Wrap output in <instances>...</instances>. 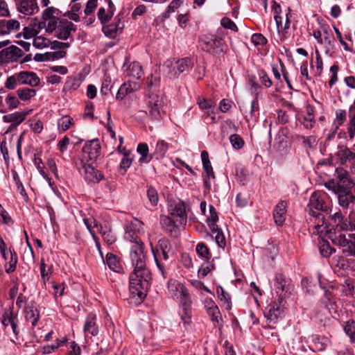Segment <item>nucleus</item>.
Segmentation results:
<instances>
[{"instance_id": "18", "label": "nucleus", "mask_w": 355, "mask_h": 355, "mask_svg": "<svg viewBox=\"0 0 355 355\" xmlns=\"http://www.w3.org/2000/svg\"><path fill=\"white\" fill-rule=\"evenodd\" d=\"M331 220L333 226H335L337 230L343 231H349L354 230V225L349 222L343 217L342 214L339 211L336 212L331 217Z\"/></svg>"}, {"instance_id": "28", "label": "nucleus", "mask_w": 355, "mask_h": 355, "mask_svg": "<svg viewBox=\"0 0 355 355\" xmlns=\"http://www.w3.org/2000/svg\"><path fill=\"white\" fill-rule=\"evenodd\" d=\"M125 75L130 77L132 80H138L141 78L143 75L142 67L139 62H133L125 70Z\"/></svg>"}, {"instance_id": "37", "label": "nucleus", "mask_w": 355, "mask_h": 355, "mask_svg": "<svg viewBox=\"0 0 355 355\" xmlns=\"http://www.w3.org/2000/svg\"><path fill=\"white\" fill-rule=\"evenodd\" d=\"M26 118V113L16 112L15 113L4 115L3 120L6 123H14L16 125L21 123Z\"/></svg>"}, {"instance_id": "44", "label": "nucleus", "mask_w": 355, "mask_h": 355, "mask_svg": "<svg viewBox=\"0 0 355 355\" xmlns=\"http://www.w3.org/2000/svg\"><path fill=\"white\" fill-rule=\"evenodd\" d=\"M331 264L338 269L345 270L348 267L347 259L343 256L335 255L331 259Z\"/></svg>"}, {"instance_id": "13", "label": "nucleus", "mask_w": 355, "mask_h": 355, "mask_svg": "<svg viewBox=\"0 0 355 355\" xmlns=\"http://www.w3.org/2000/svg\"><path fill=\"white\" fill-rule=\"evenodd\" d=\"M332 160L340 165L347 162L351 164L355 160V153L347 147L338 146V150L332 156Z\"/></svg>"}, {"instance_id": "21", "label": "nucleus", "mask_w": 355, "mask_h": 355, "mask_svg": "<svg viewBox=\"0 0 355 355\" xmlns=\"http://www.w3.org/2000/svg\"><path fill=\"white\" fill-rule=\"evenodd\" d=\"M19 22L14 19H0V35H8L19 29Z\"/></svg>"}, {"instance_id": "35", "label": "nucleus", "mask_w": 355, "mask_h": 355, "mask_svg": "<svg viewBox=\"0 0 355 355\" xmlns=\"http://www.w3.org/2000/svg\"><path fill=\"white\" fill-rule=\"evenodd\" d=\"M186 287L175 280L171 279L168 282V291L174 299H178L181 291Z\"/></svg>"}, {"instance_id": "38", "label": "nucleus", "mask_w": 355, "mask_h": 355, "mask_svg": "<svg viewBox=\"0 0 355 355\" xmlns=\"http://www.w3.org/2000/svg\"><path fill=\"white\" fill-rule=\"evenodd\" d=\"M164 71L168 78H174L179 76L177 73V68L175 67V61L171 60H166L163 65Z\"/></svg>"}, {"instance_id": "42", "label": "nucleus", "mask_w": 355, "mask_h": 355, "mask_svg": "<svg viewBox=\"0 0 355 355\" xmlns=\"http://www.w3.org/2000/svg\"><path fill=\"white\" fill-rule=\"evenodd\" d=\"M180 304L182 309L184 308H191V297L187 288L184 290L181 291L179 298Z\"/></svg>"}, {"instance_id": "25", "label": "nucleus", "mask_w": 355, "mask_h": 355, "mask_svg": "<svg viewBox=\"0 0 355 355\" xmlns=\"http://www.w3.org/2000/svg\"><path fill=\"white\" fill-rule=\"evenodd\" d=\"M96 316L95 314L91 313L86 318L84 331L86 335L96 336L98 333V327L96 323Z\"/></svg>"}, {"instance_id": "54", "label": "nucleus", "mask_w": 355, "mask_h": 355, "mask_svg": "<svg viewBox=\"0 0 355 355\" xmlns=\"http://www.w3.org/2000/svg\"><path fill=\"white\" fill-rule=\"evenodd\" d=\"M124 237L126 240L130 242L131 245L133 243L142 242L137 236V232L134 231L132 229H128V227L126 229Z\"/></svg>"}, {"instance_id": "9", "label": "nucleus", "mask_w": 355, "mask_h": 355, "mask_svg": "<svg viewBox=\"0 0 355 355\" xmlns=\"http://www.w3.org/2000/svg\"><path fill=\"white\" fill-rule=\"evenodd\" d=\"M76 31V25L67 19H62L53 33L55 36L59 40H66L70 39L71 41H73L72 33H75Z\"/></svg>"}, {"instance_id": "17", "label": "nucleus", "mask_w": 355, "mask_h": 355, "mask_svg": "<svg viewBox=\"0 0 355 355\" xmlns=\"http://www.w3.org/2000/svg\"><path fill=\"white\" fill-rule=\"evenodd\" d=\"M223 41L216 36L204 37L200 40V46L203 51L208 53H214L216 49L222 47Z\"/></svg>"}, {"instance_id": "27", "label": "nucleus", "mask_w": 355, "mask_h": 355, "mask_svg": "<svg viewBox=\"0 0 355 355\" xmlns=\"http://www.w3.org/2000/svg\"><path fill=\"white\" fill-rule=\"evenodd\" d=\"M25 318L27 321L31 322L33 327L36 326L40 319V313L33 303L28 304L25 309Z\"/></svg>"}, {"instance_id": "23", "label": "nucleus", "mask_w": 355, "mask_h": 355, "mask_svg": "<svg viewBox=\"0 0 355 355\" xmlns=\"http://www.w3.org/2000/svg\"><path fill=\"white\" fill-rule=\"evenodd\" d=\"M338 204L343 208L348 209L355 202V196L345 188L337 195Z\"/></svg>"}, {"instance_id": "26", "label": "nucleus", "mask_w": 355, "mask_h": 355, "mask_svg": "<svg viewBox=\"0 0 355 355\" xmlns=\"http://www.w3.org/2000/svg\"><path fill=\"white\" fill-rule=\"evenodd\" d=\"M336 175L340 182L343 184L347 189H352L355 187V183L353 182L349 173L343 168H337Z\"/></svg>"}, {"instance_id": "55", "label": "nucleus", "mask_w": 355, "mask_h": 355, "mask_svg": "<svg viewBox=\"0 0 355 355\" xmlns=\"http://www.w3.org/2000/svg\"><path fill=\"white\" fill-rule=\"evenodd\" d=\"M251 41L254 46L258 47V50L260 49L259 46L263 47L266 43L265 37L261 33L253 34L251 37Z\"/></svg>"}, {"instance_id": "53", "label": "nucleus", "mask_w": 355, "mask_h": 355, "mask_svg": "<svg viewBox=\"0 0 355 355\" xmlns=\"http://www.w3.org/2000/svg\"><path fill=\"white\" fill-rule=\"evenodd\" d=\"M33 44L37 49H43L50 46L51 41L44 37L37 36L34 38Z\"/></svg>"}, {"instance_id": "6", "label": "nucleus", "mask_w": 355, "mask_h": 355, "mask_svg": "<svg viewBox=\"0 0 355 355\" xmlns=\"http://www.w3.org/2000/svg\"><path fill=\"white\" fill-rule=\"evenodd\" d=\"M130 259L134 269H148L143 242L133 243L130 245Z\"/></svg>"}, {"instance_id": "12", "label": "nucleus", "mask_w": 355, "mask_h": 355, "mask_svg": "<svg viewBox=\"0 0 355 355\" xmlns=\"http://www.w3.org/2000/svg\"><path fill=\"white\" fill-rule=\"evenodd\" d=\"M163 104L162 98L157 94H152L149 96L148 101L149 115L153 119L159 120L161 119Z\"/></svg>"}, {"instance_id": "4", "label": "nucleus", "mask_w": 355, "mask_h": 355, "mask_svg": "<svg viewBox=\"0 0 355 355\" xmlns=\"http://www.w3.org/2000/svg\"><path fill=\"white\" fill-rule=\"evenodd\" d=\"M58 9L54 7L46 8L42 12V19L37 23V28H35V33H39L40 30L44 29L48 33H53L60 24L62 19L57 16Z\"/></svg>"}, {"instance_id": "8", "label": "nucleus", "mask_w": 355, "mask_h": 355, "mask_svg": "<svg viewBox=\"0 0 355 355\" xmlns=\"http://www.w3.org/2000/svg\"><path fill=\"white\" fill-rule=\"evenodd\" d=\"M168 211L171 216L178 218L180 225L184 227L187 221L186 206L180 199L171 200L168 202Z\"/></svg>"}, {"instance_id": "11", "label": "nucleus", "mask_w": 355, "mask_h": 355, "mask_svg": "<svg viewBox=\"0 0 355 355\" xmlns=\"http://www.w3.org/2000/svg\"><path fill=\"white\" fill-rule=\"evenodd\" d=\"M101 155V146L98 139H93L85 144L83 148V159L94 162Z\"/></svg>"}, {"instance_id": "16", "label": "nucleus", "mask_w": 355, "mask_h": 355, "mask_svg": "<svg viewBox=\"0 0 355 355\" xmlns=\"http://www.w3.org/2000/svg\"><path fill=\"white\" fill-rule=\"evenodd\" d=\"M17 10L26 15H32L39 11L37 0H15Z\"/></svg>"}, {"instance_id": "39", "label": "nucleus", "mask_w": 355, "mask_h": 355, "mask_svg": "<svg viewBox=\"0 0 355 355\" xmlns=\"http://www.w3.org/2000/svg\"><path fill=\"white\" fill-rule=\"evenodd\" d=\"M218 220V214L216 212V209L213 205H209V215L208 216L207 220L209 227L211 230H214L216 229L218 225H216V222Z\"/></svg>"}, {"instance_id": "33", "label": "nucleus", "mask_w": 355, "mask_h": 355, "mask_svg": "<svg viewBox=\"0 0 355 355\" xmlns=\"http://www.w3.org/2000/svg\"><path fill=\"white\" fill-rule=\"evenodd\" d=\"M322 302L330 312L331 310L336 311L338 309L337 302L334 295L331 291H325Z\"/></svg>"}, {"instance_id": "29", "label": "nucleus", "mask_w": 355, "mask_h": 355, "mask_svg": "<svg viewBox=\"0 0 355 355\" xmlns=\"http://www.w3.org/2000/svg\"><path fill=\"white\" fill-rule=\"evenodd\" d=\"M139 88V85L138 83H134V87H132V80H129L128 83L123 84L119 89L116 94V98L122 100L125 95L137 90Z\"/></svg>"}, {"instance_id": "34", "label": "nucleus", "mask_w": 355, "mask_h": 355, "mask_svg": "<svg viewBox=\"0 0 355 355\" xmlns=\"http://www.w3.org/2000/svg\"><path fill=\"white\" fill-rule=\"evenodd\" d=\"M18 98L23 101H29L35 97L37 91L33 88L22 87L16 91Z\"/></svg>"}, {"instance_id": "5", "label": "nucleus", "mask_w": 355, "mask_h": 355, "mask_svg": "<svg viewBox=\"0 0 355 355\" xmlns=\"http://www.w3.org/2000/svg\"><path fill=\"white\" fill-rule=\"evenodd\" d=\"M325 194L321 192H313L309 199V207L310 211L312 212V218H311V221L313 223V227L317 223H318L319 220L316 218L318 216V215H322L323 217V220H324V216L322 213H318L315 214V212L312 211L313 209H315L318 211H326L327 209V205L325 202ZM326 223V222H324ZM314 230L312 228V232L313 233Z\"/></svg>"}, {"instance_id": "14", "label": "nucleus", "mask_w": 355, "mask_h": 355, "mask_svg": "<svg viewBox=\"0 0 355 355\" xmlns=\"http://www.w3.org/2000/svg\"><path fill=\"white\" fill-rule=\"evenodd\" d=\"M79 171L86 181L89 182H98L102 178L101 173L94 168L90 164L83 163Z\"/></svg>"}, {"instance_id": "58", "label": "nucleus", "mask_w": 355, "mask_h": 355, "mask_svg": "<svg viewBox=\"0 0 355 355\" xmlns=\"http://www.w3.org/2000/svg\"><path fill=\"white\" fill-rule=\"evenodd\" d=\"M112 87L111 78L108 76H105L101 88V93L103 95H107Z\"/></svg>"}, {"instance_id": "51", "label": "nucleus", "mask_w": 355, "mask_h": 355, "mask_svg": "<svg viewBox=\"0 0 355 355\" xmlns=\"http://www.w3.org/2000/svg\"><path fill=\"white\" fill-rule=\"evenodd\" d=\"M147 197L152 206H156L159 201V196L157 190L152 187H148L147 189Z\"/></svg>"}, {"instance_id": "49", "label": "nucleus", "mask_w": 355, "mask_h": 355, "mask_svg": "<svg viewBox=\"0 0 355 355\" xmlns=\"http://www.w3.org/2000/svg\"><path fill=\"white\" fill-rule=\"evenodd\" d=\"M346 117L347 113L344 110L339 109L336 111V118L334 121L336 123L335 130H338L340 125H343L346 121Z\"/></svg>"}, {"instance_id": "40", "label": "nucleus", "mask_w": 355, "mask_h": 355, "mask_svg": "<svg viewBox=\"0 0 355 355\" xmlns=\"http://www.w3.org/2000/svg\"><path fill=\"white\" fill-rule=\"evenodd\" d=\"M183 0H173L168 6L166 10L162 14V20H165L170 17L171 13L175 12V10L182 4Z\"/></svg>"}, {"instance_id": "30", "label": "nucleus", "mask_w": 355, "mask_h": 355, "mask_svg": "<svg viewBox=\"0 0 355 355\" xmlns=\"http://www.w3.org/2000/svg\"><path fill=\"white\" fill-rule=\"evenodd\" d=\"M309 340L314 344L315 349L319 351L324 350L330 344L329 338L325 336L312 335L309 337Z\"/></svg>"}, {"instance_id": "41", "label": "nucleus", "mask_w": 355, "mask_h": 355, "mask_svg": "<svg viewBox=\"0 0 355 355\" xmlns=\"http://www.w3.org/2000/svg\"><path fill=\"white\" fill-rule=\"evenodd\" d=\"M313 108L311 106H307L306 108V115L303 119V124L306 128H312L314 123V116H313Z\"/></svg>"}, {"instance_id": "60", "label": "nucleus", "mask_w": 355, "mask_h": 355, "mask_svg": "<svg viewBox=\"0 0 355 355\" xmlns=\"http://www.w3.org/2000/svg\"><path fill=\"white\" fill-rule=\"evenodd\" d=\"M100 233L102 234V237L103 240L108 244L111 245L114 243L116 241V237L111 230L108 231H103V227L101 226L100 227Z\"/></svg>"}, {"instance_id": "57", "label": "nucleus", "mask_w": 355, "mask_h": 355, "mask_svg": "<svg viewBox=\"0 0 355 355\" xmlns=\"http://www.w3.org/2000/svg\"><path fill=\"white\" fill-rule=\"evenodd\" d=\"M106 263L109 268L114 271H118L120 268L116 257L112 254H107Z\"/></svg>"}, {"instance_id": "61", "label": "nucleus", "mask_w": 355, "mask_h": 355, "mask_svg": "<svg viewBox=\"0 0 355 355\" xmlns=\"http://www.w3.org/2000/svg\"><path fill=\"white\" fill-rule=\"evenodd\" d=\"M230 141L235 149H241L244 145L243 139L236 134L232 135L230 137Z\"/></svg>"}, {"instance_id": "20", "label": "nucleus", "mask_w": 355, "mask_h": 355, "mask_svg": "<svg viewBox=\"0 0 355 355\" xmlns=\"http://www.w3.org/2000/svg\"><path fill=\"white\" fill-rule=\"evenodd\" d=\"M287 203L286 201H279L275 207L273 211V218L275 223L278 226H282L286 217Z\"/></svg>"}, {"instance_id": "46", "label": "nucleus", "mask_w": 355, "mask_h": 355, "mask_svg": "<svg viewBox=\"0 0 355 355\" xmlns=\"http://www.w3.org/2000/svg\"><path fill=\"white\" fill-rule=\"evenodd\" d=\"M17 320V315L13 313L12 309H9L6 311L2 318V323L4 326L7 327L11 325L15 321Z\"/></svg>"}, {"instance_id": "59", "label": "nucleus", "mask_w": 355, "mask_h": 355, "mask_svg": "<svg viewBox=\"0 0 355 355\" xmlns=\"http://www.w3.org/2000/svg\"><path fill=\"white\" fill-rule=\"evenodd\" d=\"M5 102L8 105L9 110L17 108L20 103L18 98L12 94H8L6 97Z\"/></svg>"}, {"instance_id": "64", "label": "nucleus", "mask_w": 355, "mask_h": 355, "mask_svg": "<svg viewBox=\"0 0 355 355\" xmlns=\"http://www.w3.org/2000/svg\"><path fill=\"white\" fill-rule=\"evenodd\" d=\"M67 347V355H80V347L74 341L70 342Z\"/></svg>"}, {"instance_id": "36", "label": "nucleus", "mask_w": 355, "mask_h": 355, "mask_svg": "<svg viewBox=\"0 0 355 355\" xmlns=\"http://www.w3.org/2000/svg\"><path fill=\"white\" fill-rule=\"evenodd\" d=\"M8 255H7V260L8 261V267L6 266V272L7 273L13 272L17 266V256L14 250L9 248V250H7Z\"/></svg>"}, {"instance_id": "31", "label": "nucleus", "mask_w": 355, "mask_h": 355, "mask_svg": "<svg viewBox=\"0 0 355 355\" xmlns=\"http://www.w3.org/2000/svg\"><path fill=\"white\" fill-rule=\"evenodd\" d=\"M193 66V63L191 59L187 57L175 60L177 73H179V75L182 73L189 71Z\"/></svg>"}, {"instance_id": "7", "label": "nucleus", "mask_w": 355, "mask_h": 355, "mask_svg": "<svg viewBox=\"0 0 355 355\" xmlns=\"http://www.w3.org/2000/svg\"><path fill=\"white\" fill-rule=\"evenodd\" d=\"M271 12L274 16L278 32L284 31L290 27V12L289 10L284 12L279 3L275 1L271 2Z\"/></svg>"}, {"instance_id": "47", "label": "nucleus", "mask_w": 355, "mask_h": 355, "mask_svg": "<svg viewBox=\"0 0 355 355\" xmlns=\"http://www.w3.org/2000/svg\"><path fill=\"white\" fill-rule=\"evenodd\" d=\"M216 293L220 301L227 304V308L230 309L231 297L222 286H219L216 288Z\"/></svg>"}, {"instance_id": "48", "label": "nucleus", "mask_w": 355, "mask_h": 355, "mask_svg": "<svg viewBox=\"0 0 355 355\" xmlns=\"http://www.w3.org/2000/svg\"><path fill=\"white\" fill-rule=\"evenodd\" d=\"M46 267V265L44 262V259H42L40 263V273L42 279L44 283L50 279V276L52 273V266L48 267L47 269Z\"/></svg>"}, {"instance_id": "43", "label": "nucleus", "mask_w": 355, "mask_h": 355, "mask_svg": "<svg viewBox=\"0 0 355 355\" xmlns=\"http://www.w3.org/2000/svg\"><path fill=\"white\" fill-rule=\"evenodd\" d=\"M73 124V120L69 116H64L58 120V128L62 132L67 130L70 126Z\"/></svg>"}, {"instance_id": "24", "label": "nucleus", "mask_w": 355, "mask_h": 355, "mask_svg": "<svg viewBox=\"0 0 355 355\" xmlns=\"http://www.w3.org/2000/svg\"><path fill=\"white\" fill-rule=\"evenodd\" d=\"M20 73L22 85H28L32 87L40 85V79L35 72L23 71H20Z\"/></svg>"}, {"instance_id": "32", "label": "nucleus", "mask_w": 355, "mask_h": 355, "mask_svg": "<svg viewBox=\"0 0 355 355\" xmlns=\"http://www.w3.org/2000/svg\"><path fill=\"white\" fill-rule=\"evenodd\" d=\"M137 151L140 154L139 159L140 164H147L153 159V155L148 153V146L145 143H141L137 146Z\"/></svg>"}, {"instance_id": "50", "label": "nucleus", "mask_w": 355, "mask_h": 355, "mask_svg": "<svg viewBox=\"0 0 355 355\" xmlns=\"http://www.w3.org/2000/svg\"><path fill=\"white\" fill-rule=\"evenodd\" d=\"M196 252L202 258L209 259L211 258V254L207 246L203 243H199L196 245Z\"/></svg>"}, {"instance_id": "10", "label": "nucleus", "mask_w": 355, "mask_h": 355, "mask_svg": "<svg viewBox=\"0 0 355 355\" xmlns=\"http://www.w3.org/2000/svg\"><path fill=\"white\" fill-rule=\"evenodd\" d=\"M23 55V51L18 46H10L0 51V64L17 62Z\"/></svg>"}, {"instance_id": "63", "label": "nucleus", "mask_w": 355, "mask_h": 355, "mask_svg": "<svg viewBox=\"0 0 355 355\" xmlns=\"http://www.w3.org/2000/svg\"><path fill=\"white\" fill-rule=\"evenodd\" d=\"M349 125L347 129L348 136L350 139H353L355 137V112L349 114Z\"/></svg>"}, {"instance_id": "1", "label": "nucleus", "mask_w": 355, "mask_h": 355, "mask_svg": "<svg viewBox=\"0 0 355 355\" xmlns=\"http://www.w3.org/2000/svg\"><path fill=\"white\" fill-rule=\"evenodd\" d=\"M316 218L319 220L318 223L314 225L313 234L322 236L326 234H329V238L332 242L339 246L342 252L349 256H355V234H343L337 232L335 230L334 233L331 232V229L324 223L322 215H318Z\"/></svg>"}, {"instance_id": "2", "label": "nucleus", "mask_w": 355, "mask_h": 355, "mask_svg": "<svg viewBox=\"0 0 355 355\" xmlns=\"http://www.w3.org/2000/svg\"><path fill=\"white\" fill-rule=\"evenodd\" d=\"M151 273L148 269H134L130 275V291L132 297L143 299L150 286Z\"/></svg>"}, {"instance_id": "19", "label": "nucleus", "mask_w": 355, "mask_h": 355, "mask_svg": "<svg viewBox=\"0 0 355 355\" xmlns=\"http://www.w3.org/2000/svg\"><path fill=\"white\" fill-rule=\"evenodd\" d=\"M151 248L157 266L160 270L163 278L165 279L166 277V273L165 271L164 261H166L168 259L169 251H159V249H154L152 245Z\"/></svg>"}, {"instance_id": "3", "label": "nucleus", "mask_w": 355, "mask_h": 355, "mask_svg": "<svg viewBox=\"0 0 355 355\" xmlns=\"http://www.w3.org/2000/svg\"><path fill=\"white\" fill-rule=\"evenodd\" d=\"M274 286L276 289V293L279 295L278 303H275L270 309L268 314V320L270 322H275L282 313L281 304L283 302L282 295L284 292L288 291V281L284 277L282 274H277L275 280Z\"/></svg>"}, {"instance_id": "15", "label": "nucleus", "mask_w": 355, "mask_h": 355, "mask_svg": "<svg viewBox=\"0 0 355 355\" xmlns=\"http://www.w3.org/2000/svg\"><path fill=\"white\" fill-rule=\"evenodd\" d=\"M160 223L162 227L165 232L172 237H178L180 234V223L177 225L175 222L169 216L162 215L160 216Z\"/></svg>"}, {"instance_id": "62", "label": "nucleus", "mask_w": 355, "mask_h": 355, "mask_svg": "<svg viewBox=\"0 0 355 355\" xmlns=\"http://www.w3.org/2000/svg\"><path fill=\"white\" fill-rule=\"evenodd\" d=\"M324 186L327 189L331 191L336 196L339 194L341 192V191L344 189L343 187L340 186L334 181H329L325 183Z\"/></svg>"}, {"instance_id": "56", "label": "nucleus", "mask_w": 355, "mask_h": 355, "mask_svg": "<svg viewBox=\"0 0 355 355\" xmlns=\"http://www.w3.org/2000/svg\"><path fill=\"white\" fill-rule=\"evenodd\" d=\"M344 330L350 339L355 341V323L354 321L349 320L344 325Z\"/></svg>"}, {"instance_id": "22", "label": "nucleus", "mask_w": 355, "mask_h": 355, "mask_svg": "<svg viewBox=\"0 0 355 355\" xmlns=\"http://www.w3.org/2000/svg\"><path fill=\"white\" fill-rule=\"evenodd\" d=\"M107 2L108 8H100L98 11V18L102 24L107 23L113 17L114 12V5L111 0H105Z\"/></svg>"}, {"instance_id": "52", "label": "nucleus", "mask_w": 355, "mask_h": 355, "mask_svg": "<svg viewBox=\"0 0 355 355\" xmlns=\"http://www.w3.org/2000/svg\"><path fill=\"white\" fill-rule=\"evenodd\" d=\"M319 248L320 254L324 257L331 256L335 252V250L331 248L330 244L327 241H322Z\"/></svg>"}, {"instance_id": "45", "label": "nucleus", "mask_w": 355, "mask_h": 355, "mask_svg": "<svg viewBox=\"0 0 355 355\" xmlns=\"http://www.w3.org/2000/svg\"><path fill=\"white\" fill-rule=\"evenodd\" d=\"M212 233V236L214 237L215 241L218 245L220 248H224L226 245L225 236L220 229L218 227H216V229L214 230H211Z\"/></svg>"}]
</instances>
